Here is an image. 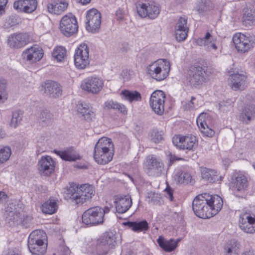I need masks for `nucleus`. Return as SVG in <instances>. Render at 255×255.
Wrapping results in <instances>:
<instances>
[{
    "label": "nucleus",
    "instance_id": "f257e3e1",
    "mask_svg": "<svg viewBox=\"0 0 255 255\" xmlns=\"http://www.w3.org/2000/svg\"><path fill=\"white\" fill-rule=\"evenodd\" d=\"M95 193L94 187L91 185L86 184L78 187L73 184L66 189L64 197L67 200H71L76 204L82 205L90 200Z\"/></svg>",
    "mask_w": 255,
    "mask_h": 255
},
{
    "label": "nucleus",
    "instance_id": "f03ea898",
    "mask_svg": "<svg viewBox=\"0 0 255 255\" xmlns=\"http://www.w3.org/2000/svg\"><path fill=\"white\" fill-rule=\"evenodd\" d=\"M46 233L42 230H36L30 233L28 240V248L32 255H44L47 244Z\"/></svg>",
    "mask_w": 255,
    "mask_h": 255
},
{
    "label": "nucleus",
    "instance_id": "7ed1b4c3",
    "mask_svg": "<svg viewBox=\"0 0 255 255\" xmlns=\"http://www.w3.org/2000/svg\"><path fill=\"white\" fill-rule=\"evenodd\" d=\"M210 72L207 68L202 66H191L187 72L186 79L190 85L197 87L208 81Z\"/></svg>",
    "mask_w": 255,
    "mask_h": 255
},
{
    "label": "nucleus",
    "instance_id": "20e7f679",
    "mask_svg": "<svg viewBox=\"0 0 255 255\" xmlns=\"http://www.w3.org/2000/svg\"><path fill=\"white\" fill-rule=\"evenodd\" d=\"M209 194L204 193L197 196L192 202V209L198 217L208 219L212 217L208 203Z\"/></svg>",
    "mask_w": 255,
    "mask_h": 255
},
{
    "label": "nucleus",
    "instance_id": "39448f33",
    "mask_svg": "<svg viewBox=\"0 0 255 255\" xmlns=\"http://www.w3.org/2000/svg\"><path fill=\"white\" fill-rule=\"evenodd\" d=\"M103 212L100 206L91 207L83 213L82 223L89 227L102 224L104 223Z\"/></svg>",
    "mask_w": 255,
    "mask_h": 255
},
{
    "label": "nucleus",
    "instance_id": "423d86ee",
    "mask_svg": "<svg viewBox=\"0 0 255 255\" xmlns=\"http://www.w3.org/2000/svg\"><path fill=\"white\" fill-rule=\"evenodd\" d=\"M170 63L168 62H155L150 64L147 68L148 74L157 81L165 79L168 75L170 71Z\"/></svg>",
    "mask_w": 255,
    "mask_h": 255
},
{
    "label": "nucleus",
    "instance_id": "0eeeda50",
    "mask_svg": "<svg viewBox=\"0 0 255 255\" xmlns=\"http://www.w3.org/2000/svg\"><path fill=\"white\" fill-rule=\"evenodd\" d=\"M115 235L111 232L104 233L97 241V251L99 255H106L117 244Z\"/></svg>",
    "mask_w": 255,
    "mask_h": 255
},
{
    "label": "nucleus",
    "instance_id": "6e6552de",
    "mask_svg": "<svg viewBox=\"0 0 255 255\" xmlns=\"http://www.w3.org/2000/svg\"><path fill=\"white\" fill-rule=\"evenodd\" d=\"M233 41L236 49L242 53H246L255 46V37L238 33L233 37Z\"/></svg>",
    "mask_w": 255,
    "mask_h": 255
},
{
    "label": "nucleus",
    "instance_id": "1a4fd4ad",
    "mask_svg": "<svg viewBox=\"0 0 255 255\" xmlns=\"http://www.w3.org/2000/svg\"><path fill=\"white\" fill-rule=\"evenodd\" d=\"M89 49L86 44H80L76 49L74 54V64L79 69H85L90 63Z\"/></svg>",
    "mask_w": 255,
    "mask_h": 255
},
{
    "label": "nucleus",
    "instance_id": "9d476101",
    "mask_svg": "<svg viewBox=\"0 0 255 255\" xmlns=\"http://www.w3.org/2000/svg\"><path fill=\"white\" fill-rule=\"evenodd\" d=\"M173 144L178 148L181 149L194 150L198 146V141L196 137L192 135L181 136L174 135L172 138Z\"/></svg>",
    "mask_w": 255,
    "mask_h": 255
},
{
    "label": "nucleus",
    "instance_id": "9b49d317",
    "mask_svg": "<svg viewBox=\"0 0 255 255\" xmlns=\"http://www.w3.org/2000/svg\"><path fill=\"white\" fill-rule=\"evenodd\" d=\"M76 18L72 14L64 15L61 20L60 29L66 36L69 37L78 30Z\"/></svg>",
    "mask_w": 255,
    "mask_h": 255
},
{
    "label": "nucleus",
    "instance_id": "f8f14e48",
    "mask_svg": "<svg viewBox=\"0 0 255 255\" xmlns=\"http://www.w3.org/2000/svg\"><path fill=\"white\" fill-rule=\"evenodd\" d=\"M86 19V29L92 33L98 32L101 24L100 12L95 8H92L87 11Z\"/></svg>",
    "mask_w": 255,
    "mask_h": 255
},
{
    "label": "nucleus",
    "instance_id": "ddd939ff",
    "mask_svg": "<svg viewBox=\"0 0 255 255\" xmlns=\"http://www.w3.org/2000/svg\"><path fill=\"white\" fill-rule=\"evenodd\" d=\"M103 84L102 79L96 77H89L83 80L81 87L88 93L97 94L102 89Z\"/></svg>",
    "mask_w": 255,
    "mask_h": 255
},
{
    "label": "nucleus",
    "instance_id": "4468645a",
    "mask_svg": "<svg viewBox=\"0 0 255 255\" xmlns=\"http://www.w3.org/2000/svg\"><path fill=\"white\" fill-rule=\"evenodd\" d=\"M165 95L160 90L152 93L150 99V105L152 110L158 115H162L164 111Z\"/></svg>",
    "mask_w": 255,
    "mask_h": 255
},
{
    "label": "nucleus",
    "instance_id": "2eb2a0df",
    "mask_svg": "<svg viewBox=\"0 0 255 255\" xmlns=\"http://www.w3.org/2000/svg\"><path fill=\"white\" fill-rule=\"evenodd\" d=\"M136 8L138 14L141 17L148 16L151 19H154L160 12L159 7L152 4L139 2L137 4Z\"/></svg>",
    "mask_w": 255,
    "mask_h": 255
},
{
    "label": "nucleus",
    "instance_id": "dca6fc26",
    "mask_svg": "<svg viewBox=\"0 0 255 255\" xmlns=\"http://www.w3.org/2000/svg\"><path fill=\"white\" fill-rule=\"evenodd\" d=\"M239 226L245 233L254 234L255 233V217L248 213L241 215L240 217Z\"/></svg>",
    "mask_w": 255,
    "mask_h": 255
},
{
    "label": "nucleus",
    "instance_id": "f3484780",
    "mask_svg": "<svg viewBox=\"0 0 255 255\" xmlns=\"http://www.w3.org/2000/svg\"><path fill=\"white\" fill-rule=\"evenodd\" d=\"M41 87L44 93L50 97L56 98L62 95V87L56 82L47 80L41 84Z\"/></svg>",
    "mask_w": 255,
    "mask_h": 255
},
{
    "label": "nucleus",
    "instance_id": "a211bd4d",
    "mask_svg": "<svg viewBox=\"0 0 255 255\" xmlns=\"http://www.w3.org/2000/svg\"><path fill=\"white\" fill-rule=\"evenodd\" d=\"M164 171V164L161 160L154 156H151L148 161L147 173L152 176L158 177Z\"/></svg>",
    "mask_w": 255,
    "mask_h": 255
},
{
    "label": "nucleus",
    "instance_id": "6ab92c4d",
    "mask_svg": "<svg viewBox=\"0 0 255 255\" xmlns=\"http://www.w3.org/2000/svg\"><path fill=\"white\" fill-rule=\"evenodd\" d=\"M29 42L27 34L17 33L11 34L8 37L7 44L11 48H20L24 46Z\"/></svg>",
    "mask_w": 255,
    "mask_h": 255
},
{
    "label": "nucleus",
    "instance_id": "aec40b11",
    "mask_svg": "<svg viewBox=\"0 0 255 255\" xmlns=\"http://www.w3.org/2000/svg\"><path fill=\"white\" fill-rule=\"evenodd\" d=\"M38 170L41 175L49 176L54 172V161L49 156H42L38 161Z\"/></svg>",
    "mask_w": 255,
    "mask_h": 255
},
{
    "label": "nucleus",
    "instance_id": "412c9836",
    "mask_svg": "<svg viewBox=\"0 0 255 255\" xmlns=\"http://www.w3.org/2000/svg\"><path fill=\"white\" fill-rule=\"evenodd\" d=\"M22 57L30 63H34L39 61L43 56L42 48L34 45L24 50L22 54Z\"/></svg>",
    "mask_w": 255,
    "mask_h": 255
},
{
    "label": "nucleus",
    "instance_id": "4be33fe9",
    "mask_svg": "<svg viewBox=\"0 0 255 255\" xmlns=\"http://www.w3.org/2000/svg\"><path fill=\"white\" fill-rule=\"evenodd\" d=\"M114 151L94 148V158L99 164H106L113 159Z\"/></svg>",
    "mask_w": 255,
    "mask_h": 255
},
{
    "label": "nucleus",
    "instance_id": "5701e85b",
    "mask_svg": "<svg viewBox=\"0 0 255 255\" xmlns=\"http://www.w3.org/2000/svg\"><path fill=\"white\" fill-rule=\"evenodd\" d=\"M116 211L118 213L123 214L128 211L132 205V200L129 195L120 196L115 201Z\"/></svg>",
    "mask_w": 255,
    "mask_h": 255
},
{
    "label": "nucleus",
    "instance_id": "b1692460",
    "mask_svg": "<svg viewBox=\"0 0 255 255\" xmlns=\"http://www.w3.org/2000/svg\"><path fill=\"white\" fill-rule=\"evenodd\" d=\"M208 203L210 212L212 217L216 215L222 208L223 205V199L217 195H210L208 198Z\"/></svg>",
    "mask_w": 255,
    "mask_h": 255
},
{
    "label": "nucleus",
    "instance_id": "393cba45",
    "mask_svg": "<svg viewBox=\"0 0 255 255\" xmlns=\"http://www.w3.org/2000/svg\"><path fill=\"white\" fill-rule=\"evenodd\" d=\"M77 112L83 119L90 122L94 118L95 113L92 107L85 103H79L77 106Z\"/></svg>",
    "mask_w": 255,
    "mask_h": 255
},
{
    "label": "nucleus",
    "instance_id": "a878e982",
    "mask_svg": "<svg viewBox=\"0 0 255 255\" xmlns=\"http://www.w3.org/2000/svg\"><path fill=\"white\" fill-rule=\"evenodd\" d=\"M231 81L232 82L231 88L234 90L244 89L246 86V77L244 74L236 73L230 74Z\"/></svg>",
    "mask_w": 255,
    "mask_h": 255
},
{
    "label": "nucleus",
    "instance_id": "bb28decb",
    "mask_svg": "<svg viewBox=\"0 0 255 255\" xmlns=\"http://www.w3.org/2000/svg\"><path fill=\"white\" fill-rule=\"evenodd\" d=\"M54 152L59 155L63 160L69 161H74L80 159L81 156L79 155L73 147H69L64 151L54 150Z\"/></svg>",
    "mask_w": 255,
    "mask_h": 255
},
{
    "label": "nucleus",
    "instance_id": "cd10ccee",
    "mask_svg": "<svg viewBox=\"0 0 255 255\" xmlns=\"http://www.w3.org/2000/svg\"><path fill=\"white\" fill-rule=\"evenodd\" d=\"M179 241V239L176 241L172 239L166 240L161 236H160L157 240V242L159 247L166 252L173 251L177 247L178 243Z\"/></svg>",
    "mask_w": 255,
    "mask_h": 255
},
{
    "label": "nucleus",
    "instance_id": "c85d7f7f",
    "mask_svg": "<svg viewBox=\"0 0 255 255\" xmlns=\"http://www.w3.org/2000/svg\"><path fill=\"white\" fill-rule=\"evenodd\" d=\"M214 8V4L211 0H199L195 7L198 14L204 15Z\"/></svg>",
    "mask_w": 255,
    "mask_h": 255
},
{
    "label": "nucleus",
    "instance_id": "c756f323",
    "mask_svg": "<svg viewBox=\"0 0 255 255\" xmlns=\"http://www.w3.org/2000/svg\"><path fill=\"white\" fill-rule=\"evenodd\" d=\"M125 225L136 233L142 232L144 233L149 229L148 223L144 220L140 221L128 222Z\"/></svg>",
    "mask_w": 255,
    "mask_h": 255
},
{
    "label": "nucleus",
    "instance_id": "7c9ffc66",
    "mask_svg": "<svg viewBox=\"0 0 255 255\" xmlns=\"http://www.w3.org/2000/svg\"><path fill=\"white\" fill-rule=\"evenodd\" d=\"M206 116V114L204 113H201L197 119V124L201 132L207 136H212L214 135L215 132L211 128H209L207 125L206 123L205 122Z\"/></svg>",
    "mask_w": 255,
    "mask_h": 255
},
{
    "label": "nucleus",
    "instance_id": "2f4dec72",
    "mask_svg": "<svg viewBox=\"0 0 255 255\" xmlns=\"http://www.w3.org/2000/svg\"><path fill=\"white\" fill-rule=\"evenodd\" d=\"M233 187L238 192H244L248 188V182L247 177L242 174H239L233 180Z\"/></svg>",
    "mask_w": 255,
    "mask_h": 255
},
{
    "label": "nucleus",
    "instance_id": "473e14b6",
    "mask_svg": "<svg viewBox=\"0 0 255 255\" xmlns=\"http://www.w3.org/2000/svg\"><path fill=\"white\" fill-rule=\"evenodd\" d=\"M241 120L244 123L248 124L255 118V106H247L240 116Z\"/></svg>",
    "mask_w": 255,
    "mask_h": 255
},
{
    "label": "nucleus",
    "instance_id": "72a5a7b5",
    "mask_svg": "<svg viewBox=\"0 0 255 255\" xmlns=\"http://www.w3.org/2000/svg\"><path fill=\"white\" fill-rule=\"evenodd\" d=\"M240 245L235 240H230L224 247V255H239Z\"/></svg>",
    "mask_w": 255,
    "mask_h": 255
},
{
    "label": "nucleus",
    "instance_id": "f704fd0d",
    "mask_svg": "<svg viewBox=\"0 0 255 255\" xmlns=\"http://www.w3.org/2000/svg\"><path fill=\"white\" fill-rule=\"evenodd\" d=\"M68 5V3L65 2L59 3L53 2L47 4V8L49 13L60 14L66 9Z\"/></svg>",
    "mask_w": 255,
    "mask_h": 255
},
{
    "label": "nucleus",
    "instance_id": "c9c22d12",
    "mask_svg": "<svg viewBox=\"0 0 255 255\" xmlns=\"http://www.w3.org/2000/svg\"><path fill=\"white\" fill-rule=\"evenodd\" d=\"M41 209L43 213L45 214H54L58 209L57 202L54 199L50 198L42 205Z\"/></svg>",
    "mask_w": 255,
    "mask_h": 255
},
{
    "label": "nucleus",
    "instance_id": "e433bc0d",
    "mask_svg": "<svg viewBox=\"0 0 255 255\" xmlns=\"http://www.w3.org/2000/svg\"><path fill=\"white\" fill-rule=\"evenodd\" d=\"M95 148L114 151V146L111 139L103 137L99 139L95 146Z\"/></svg>",
    "mask_w": 255,
    "mask_h": 255
},
{
    "label": "nucleus",
    "instance_id": "4c0bfd02",
    "mask_svg": "<svg viewBox=\"0 0 255 255\" xmlns=\"http://www.w3.org/2000/svg\"><path fill=\"white\" fill-rule=\"evenodd\" d=\"M121 95L130 103L133 101H139L141 100L140 94L136 91L124 90L121 92Z\"/></svg>",
    "mask_w": 255,
    "mask_h": 255
},
{
    "label": "nucleus",
    "instance_id": "58836bf2",
    "mask_svg": "<svg viewBox=\"0 0 255 255\" xmlns=\"http://www.w3.org/2000/svg\"><path fill=\"white\" fill-rule=\"evenodd\" d=\"M201 175L203 179L210 183L215 182L218 180L217 172L214 170L203 168L201 170Z\"/></svg>",
    "mask_w": 255,
    "mask_h": 255
},
{
    "label": "nucleus",
    "instance_id": "ea45409f",
    "mask_svg": "<svg viewBox=\"0 0 255 255\" xmlns=\"http://www.w3.org/2000/svg\"><path fill=\"white\" fill-rule=\"evenodd\" d=\"M243 22L246 26H251L255 23V11L247 9L243 16Z\"/></svg>",
    "mask_w": 255,
    "mask_h": 255
},
{
    "label": "nucleus",
    "instance_id": "a19ab883",
    "mask_svg": "<svg viewBox=\"0 0 255 255\" xmlns=\"http://www.w3.org/2000/svg\"><path fill=\"white\" fill-rule=\"evenodd\" d=\"M175 179L178 183L187 184L191 182L192 176L188 172L179 170L175 175Z\"/></svg>",
    "mask_w": 255,
    "mask_h": 255
},
{
    "label": "nucleus",
    "instance_id": "79ce46f5",
    "mask_svg": "<svg viewBox=\"0 0 255 255\" xmlns=\"http://www.w3.org/2000/svg\"><path fill=\"white\" fill-rule=\"evenodd\" d=\"M205 39H206L205 49L209 51H216L217 49L216 43L217 41L216 37L208 32L205 35Z\"/></svg>",
    "mask_w": 255,
    "mask_h": 255
},
{
    "label": "nucleus",
    "instance_id": "37998d69",
    "mask_svg": "<svg viewBox=\"0 0 255 255\" xmlns=\"http://www.w3.org/2000/svg\"><path fill=\"white\" fill-rule=\"evenodd\" d=\"M21 213L10 211L6 217V221L10 226H15L20 224L21 223Z\"/></svg>",
    "mask_w": 255,
    "mask_h": 255
},
{
    "label": "nucleus",
    "instance_id": "c03bdc74",
    "mask_svg": "<svg viewBox=\"0 0 255 255\" xmlns=\"http://www.w3.org/2000/svg\"><path fill=\"white\" fill-rule=\"evenodd\" d=\"M105 106L108 109L118 110L123 114L127 113V109L126 106L122 104L118 103L113 100L107 101L105 103Z\"/></svg>",
    "mask_w": 255,
    "mask_h": 255
},
{
    "label": "nucleus",
    "instance_id": "a18cd8bd",
    "mask_svg": "<svg viewBox=\"0 0 255 255\" xmlns=\"http://www.w3.org/2000/svg\"><path fill=\"white\" fill-rule=\"evenodd\" d=\"M146 200L148 203L152 205H160L161 204V195L157 193L152 191L148 192L146 196Z\"/></svg>",
    "mask_w": 255,
    "mask_h": 255
},
{
    "label": "nucleus",
    "instance_id": "49530a36",
    "mask_svg": "<svg viewBox=\"0 0 255 255\" xmlns=\"http://www.w3.org/2000/svg\"><path fill=\"white\" fill-rule=\"evenodd\" d=\"M52 56L58 62H61L66 56V50L62 46L56 47L52 52Z\"/></svg>",
    "mask_w": 255,
    "mask_h": 255
},
{
    "label": "nucleus",
    "instance_id": "de8ad7c7",
    "mask_svg": "<svg viewBox=\"0 0 255 255\" xmlns=\"http://www.w3.org/2000/svg\"><path fill=\"white\" fill-rule=\"evenodd\" d=\"M23 118V113L20 110H17L12 113V118L10 125L14 128L19 125Z\"/></svg>",
    "mask_w": 255,
    "mask_h": 255
},
{
    "label": "nucleus",
    "instance_id": "09e8293b",
    "mask_svg": "<svg viewBox=\"0 0 255 255\" xmlns=\"http://www.w3.org/2000/svg\"><path fill=\"white\" fill-rule=\"evenodd\" d=\"M11 154V150L9 146H5L0 148V164L8 160Z\"/></svg>",
    "mask_w": 255,
    "mask_h": 255
},
{
    "label": "nucleus",
    "instance_id": "8fccbe9b",
    "mask_svg": "<svg viewBox=\"0 0 255 255\" xmlns=\"http://www.w3.org/2000/svg\"><path fill=\"white\" fill-rule=\"evenodd\" d=\"M52 115L47 111H42L39 117V122L43 126L48 125L51 122Z\"/></svg>",
    "mask_w": 255,
    "mask_h": 255
},
{
    "label": "nucleus",
    "instance_id": "3c124183",
    "mask_svg": "<svg viewBox=\"0 0 255 255\" xmlns=\"http://www.w3.org/2000/svg\"><path fill=\"white\" fill-rule=\"evenodd\" d=\"M19 23L18 18L14 15H11L6 18L3 25L5 29H8L12 26H15Z\"/></svg>",
    "mask_w": 255,
    "mask_h": 255
},
{
    "label": "nucleus",
    "instance_id": "603ef678",
    "mask_svg": "<svg viewBox=\"0 0 255 255\" xmlns=\"http://www.w3.org/2000/svg\"><path fill=\"white\" fill-rule=\"evenodd\" d=\"M24 6V12L31 13L36 8L37 1L36 0H25V4Z\"/></svg>",
    "mask_w": 255,
    "mask_h": 255
},
{
    "label": "nucleus",
    "instance_id": "864d4df0",
    "mask_svg": "<svg viewBox=\"0 0 255 255\" xmlns=\"http://www.w3.org/2000/svg\"><path fill=\"white\" fill-rule=\"evenodd\" d=\"M21 223H20V225H21L25 227H29L30 225L32 224L33 217L32 216L27 215L25 213H21Z\"/></svg>",
    "mask_w": 255,
    "mask_h": 255
},
{
    "label": "nucleus",
    "instance_id": "5fc2aeb1",
    "mask_svg": "<svg viewBox=\"0 0 255 255\" xmlns=\"http://www.w3.org/2000/svg\"><path fill=\"white\" fill-rule=\"evenodd\" d=\"M163 139V136L161 132L157 130H153L151 132V140L155 143H158Z\"/></svg>",
    "mask_w": 255,
    "mask_h": 255
},
{
    "label": "nucleus",
    "instance_id": "6e6d98bb",
    "mask_svg": "<svg viewBox=\"0 0 255 255\" xmlns=\"http://www.w3.org/2000/svg\"><path fill=\"white\" fill-rule=\"evenodd\" d=\"M188 30L175 31V35L176 40L181 42L184 41L187 37Z\"/></svg>",
    "mask_w": 255,
    "mask_h": 255
},
{
    "label": "nucleus",
    "instance_id": "4d7b16f0",
    "mask_svg": "<svg viewBox=\"0 0 255 255\" xmlns=\"http://www.w3.org/2000/svg\"><path fill=\"white\" fill-rule=\"evenodd\" d=\"M25 0H18L13 3V7L15 9L19 12H24Z\"/></svg>",
    "mask_w": 255,
    "mask_h": 255
},
{
    "label": "nucleus",
    "instance_id": "13d9d810",
    "mask_svg": "<svg viewBox=\"0 0 255 255\" xmlns=\"http://www.w3.org/2000/svg\"><path fill=\"white\" fill-rule=\"evenodd\" d=\"M195 98L194 97H192L191 99V100L190 101H188V102H186L183 105V108L185 110H190L194 108V103L193 102V101L195 100Z\"/></svg>",
    "mask_w": 255,
    "mask_h": 255
},
{
    "label": "nucleus",
    "instance_id": "bf43d9fd",
    "mask_svg": "<svg viewBox=\"0 0 255 255\" xmlns=\"http://www.w3.org/2000/svg\"><path fill=\"white\" fill-rule=\"evenodd\" d=\"M165 192L166 194V197H167L170 200V201H172L173 200L172 189L170 187L167 186V188L165 189Z\"/></svg>",
    "mask_w": 255,
    "mask_h": 255
},
{
    "label": "nucleus",
    "instance_id": "052dcab7",
    "mask_svg": "<svg viewBox=\"0 0 255 255\" xmlns=\"http://www.w3.org/2000/svg\"><path fill=\"white\" fill-rule=\"evenodd\" d=\"M7 85L6 80L3 79H0V93H4Z\"/></svg>",
    "mask_w": 255,
    "mask_h": 255
},
{
    "label": "nucleus",
    "instance_id": "680f3d73",
    "mask_svg": "<svg viewBox=\"0 0 255 255\" xmlns=\"http://www.w3.org/2000/svg\"><path fill=\"white\" fill-rule=\"evenodd\" d=\"M187 19L184 17H180L178 19L176 25L181 26L183 27H187Z\"/></svg>",
    "mask_w": 255,
    "mask_h": 255
},
{
    "label": "nucleus",
    "instance_id": "e2e57ef3",
    "mask_svg": "<svg viewBox=\"0 0 255 255\" xmlns=\"http://www.w3.org/2000/svg\"><path fill=\"white\" fill-rule=\"evenodd\" d=\"M7 3V0H0V15L4 10V7Z\"/></svg>",
    "mask_w": 255,
    "mask_h": 255
},
{
    "label": "nucleus",
    "instance_id": "0e129e2a",
    "mask_svg": "<svg viewBox=\"0 0 255 255\" xmlns=\"http://www.w3.org/2000/svg\"><path fill=\"white\" fill-rule=\"evenodd\" d=\"M205 36L203 38H200L196 40V43L199 46H204L205 47V43H206Z\"/></svg>",
    "mask_w": 255,
    "mask_h": 255
},
{
    "label": "nucleus",
    "instance_id": "69168bd1",
    "mask_svg": "<svg viewBox=\"0 0 255 255\" xmlns=\"http://www.w3.org/2000/svg\"><path fill=\"white\" fill-rule=\"evenodd\" d=\"M116 16L117 18L120 20H122L124 18V13L122 9H119L116 12Z\"/></svg>",
    "mask_w": 255,
    "mask_h": 255
},
{
    "label": "nucleus",
    "instance_id": "338daca9",
    "mask_svg": "<svg viewBox=\"0 0 255 255\" xmlns=\"http://www.w3.org/2000/svg\"><path fill=\"white\" fill-rule=\"evenodd\" d=\"M181 159L180 158H177L174 155H172V154H169V161L170 164L169 166L175 160H179Z\"/></svg>",
    "mask_w": 255,
    "mask_h": 255
},
{
    "label": "nucleus",
    "instance_id": "774afa93",
    "mask_svg": "<svg viewBox=\"0 0 255 255\" xmlns=\"http://www.w3.org/2000/svg\"><path fill=\"white\" fill-rule=\"evenodd\" d=\"M7 196L5 194V192L2 191H0V203L3 202V201L5 200L7 198Z\"/></svg>",
    "mask_w": 255,
    "mask_h": 255
}]
</instances>
